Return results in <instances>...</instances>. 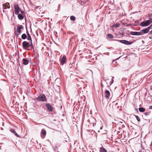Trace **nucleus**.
Segmentation results:
<instances>
[{"instance_id":"1","label":"nucleus","mask_w":152,"mask_h":152,"mask_svg":"<svg viewBox=\"0 0 152 152\" xmlns=\"http://www.w3.org/2000/svg\"><path fill=\"white\" fill-rule=\"evenodd\" d=\"M149 20L144 21L140 23V26L145 27L147 26L152 23V19L151 18H149Z\"/></svg>"},{"instance_id":"2","label":"nucleus","mask_w":152,"mask_h":152,"mask_svg":"<svg viewBox=\"0 0 152 152\" xmlns=\"http://www.w3.org/2000/svg\"><path fill=\"white\" fill-rule=\"evenodd\" d=\"M36 99L38 101L41 102H45L47 101V99L44 94L40 95L38 97L36 98Z\"/></svg>"},{"instance_id":"3","label":"nucleus","mask_w":152,"mask_h":152,"mask_svg":"<svg viewBox=\"0 0 152 152\" xmlns=\"http://www.w3.org/2000/svg\"><path fill=\"white\" fill-rule=\"evenodd\" d=\"M113 78H114V77H112V79H111L110 78L107 77L105 78L104 80L106 83L107 86H109L113 83L114 81L113 79Z\"/></svg>"},{"instance_id":"4","label":"nucleus","mask_w":152,"mask_h":152,"mask_svg":"<svg viewBox=\"0 0 152 152\" xmlns=\"http://www.w3.org/2000/svg\"><path fill=\"white\" fill-rule=\"evenodd\" d=\"M29 43L27 41H24L22 42V46L23 48L25 50H29V49L27 48H29Z\"/></svg>"},{"instance_id":"5","label":"nucleus","mask_w":152,"mask_h":152,"mask_svg":"<svg viewBox=\"0 0 152 152\" xmlns=\"http://www.w3.org/2000/svg\"><path fill=\"white\" fill-rule=\"evenodd\" d=\"M23 28V26L21 25L18 27L16 31L15 32V34L17 37H18L21 33V29Z\"/></svg>"},{"instance_id":"6","label":"nucleus","mask_w":152,"mask_h":152,"mask_svg":"<svg viewBox=\"0 0 152 152\" xmlns=\"http://www.w3.org/2000/svg\"><path fill=\"white\" fill-rule=\"evenodd\" d=\"M116 40L118 41H119L120 42L124 44L129 45H130L131 44H132L133 42H130L126 40Z\"/></svg>"},{"instance_id":"7","label":"nucleus","mask_w":152,"mask_h":152,"mask_svg":"<svg viewBox=\"0 0 152 152\" xmlns=\"http://www.w3.org/2000/svg\"><path fill=\"white\" fill-rule=\"evenodd\" d=\"M14 8L15 9V15H17L19 13V10L20 8L19 7L18 4H15L14 6Z\"/></svg>"},{"instance_id":"8","label":"nucleus","mask_w":152,"mask_h":152,"mask_svg":"<svg viewBox=\"0 0 152 152\" xmlns=\"http://www.w3.org/2000/svg\"><path fill=\"white\" fill-rule=\"evenodd\" d=\"M126 34L128 35H129L130 34H131L133 35H135V36H140L141 35V33L140 32H137V31H131L130 32L129 34L126 33Z\"/></svg>"},{"instance_id":"9","label":"nucleus","mask_w":152,"mask_h":152,"mask_svg":"<svg viewBox=\"0 0 152 152\" xmlns=\"http://www.w3.org/2000/svg\"><path fill=\"white\" fill-rule=\"evenodd\" d=\"M3 12L4 11V9H6L7 8L9 9L10 8V6L9 3L7 2L5 4H3Z\"/></svg>"},{"instance_id":"10","label":"nucleus","mask_w":152,"mask_h":152,"mask_svg":"<svg viewBox=\"0 0 152 152\" xmlns=\"http://www.w3.org/2000/svg\"><path fill=\"white\" fill-rule=\"evenodd\" d=\"M66 58L65 55H64L62 57L60 60V62L61 64L63 65L66 62Z\"/></svg>"},{"instance_id":"11","label":"nucleus","mask_w":152,"mask_h":152,"mask_svg":"<svg viewBox=\"0 0 152 152\" xmlns=\"http://www.w3.org/2000/svg\"><path fill=\"white\" fill-rule=\"evenodd\" d=\"M149 30L148 27L141 30L140 31V32L141 33V35H142L143 34L148 33L149 32Z\"/></svg>"},{"instance_id":"12","label":"nucleus","mask_w":152,"mask_h":152,"mask_svg":"<svg viewBox=\"0 0 152 152\" xmlns=\"http://www.w3.org/2000/svg\"><path fill=\"white\" fill-rule=\"evenodd\" d=\"M45 105L47 107L48 110L50 112H52L53 110V107L49 103H47L45 104Z\"/></svg>"},{"instance_id":"13","label":"nucleus","mask_w":152,"mask_h":152,"mask_svg":"<svg viewBox=\"0 0 152 152\" xmlns=\"http://www.w3.org/2000/svg\"><path fill=\"white\" fill-rule=\"evenodd\" d=\"M10 131L11 132L13 133L17 137H20V136L16 133L14 129L12 128H10Z\"/></svg>"},{"instance_id":"14","label":"nucleus","mask_w":152,"mask_h":152,"mask_svg":"<svg viewBox=\"0 0 152 152\" xmlns=\"http://www.w3.org/2000/svg\"><path fill=\"white\" fill-rule=\"evenodd\" d=\"M105 97L106 98H109L110 96V92L109 91L106 90L105 91Z\"/></svg>"},{"instance_id":"15","label":"nucleus","mask_w":152,"mask_h":152,"mask_svg":"<svg viewBox=\"0 0 152 152\" xmlns=\"http://www.w3.org/2000/svg\"><path fill=\"white\" fill-rule=\"evenodd\" d=\"M23 64L25 65H26L28 64V60L25 58H23Z\"/></svg>"},{"instance_id":"16","label":"nucleus","mask_w":152,"mask_h":152,"mask_svg":"<svg viewBox=\"0 0 152 152\" xmlns=\"http://www.w3.org/2000/svg\"><path fill=\"white\" fill-rule=\"evenodd\" d=\"M18 18L20 20H22L23 19L24 17L21 14H18Z\"/></svg>"},{"instance_id":"17","label":"nucleus","mask_w":152,"mask_h":152,"mask_svg":"<svg viewBox=\"0 0 152 152\" xmlns=\"http://www.w3.org/2000/svg\"><path fill=\"white\" fill-rule=\"evenodd\" d=\"M99 152H107V150L105 148H103V147H101L100 148Z\"/></svg>"},{"instance_id":"18","label":"nucleus","mask_w":152,"mask_h":152,"mask_svg":"<svg viewBox=\"0 0 152 152\" xmlns=\"http://www.w3.org/2000/svg\"><path fill=\"white\" fill-rule=\"evenodd\" d=\"M41 134L42 135L45 136L46 134V131L44 129H42Z\"/></svg>"},{"instance_id":"19","label":"nucleus","mask_w":152,"mask_h":152,"mask_svg":"<svg viewBox=\"0 0 152 152\" xmlns=\"http://www.w3.org/2000/svg\"><path fill=\"white\" fill-rule=\"evenodd\" d=\"M21 38L23 39H25L27 38V36L26 34H23L21 36Z\"/></svg>"},{"instance_id":"20","label":"nucleus","mask_w":152,"mask_h":152,"mask_svg":"<svg viewBox=\"0 0 152 152\" xmlns=\"http://www.w3.org/2000/svg\"><path fill=\"white\" fill-rule=\"evenodd\" d=\"M27 39L28 41H30L29 42H32V40L31 39V36L30 34H28L27 35Z\"/></svg>"},{"instance_id":"21","label":"nucleus","mask_w":152,"mask_h":152,"mask_svg":"<svg viewBox=\"0 0 152 152\" xmlns=\"http://www.w3.org/2000/svg\"><path fill=\"white\" fill-rule=\"evenodd\" d=\"M107 39H108V38L113 39L114 38L113 36L111 34H108L107 35Z\"/></svg>"},{"instance_id":"22","label":"nucleus","mask_w":152,"mask_h":152,"mask_svg":"<svg viewBox=\"0 0 152 152\" xmlns=\"http://www.w3.org/2000/svg\"><path fill=\"white\" fill-rule=\"evenodd\" d=\"M139 110L140 112H143L145 111V109L142 107H140L139 108Z\"/></svg>"},{"instance_id":"23","label":"nucleus","mask_w":152,"mask_h":152,"mask_svg":"<svg viewBox=\"0 0 152 152\" xmlns=\"http://www.w3.org/2000/svg\"><path fill=\"white\" fill-rule=\"evenodd\" d=\"M70 19L72 20L75 21L76 20V18L74 16H71L70 17Z\"/></svg>"},{"instance_id":"24","label":"nucleus","mask_w":152,"mask_h":152,"mask_svg":"<svg viewBox=\"0 0 152 152\" xmlns=\"http://www.w3.org/2000/svg\"><path fill=\"white\" fill-rule=\"evenodd\" d=\"M134 115L135 116V117L136 119L137 120L138 122H140V118L137 115Z\"/></svg>"},{"instance_id":"25","label":"nucleus","mask_w":152,"mask_h":152,"mask_svg":"<svg viewBox=\"0 0 152 152\" xmlns=\"http://www.w3.org/2000/svg\"><path fill=\"white\" fill-rule=\"evenodd\" d=\"M120 24L118 23H117L115 24H114L113 26H114L115 27L117 28L118 27L120 26Z\"/></svg>"},{"instance_id":"26","label":"nucleus","mask_w":152,"mask_h":152,"mask_svg":"<svg viewBox=\"0 0 152 152\" xmlns=\"http://www.w3.org/2000/svg\"><path fill=\"white\" fill-rule=\"evenodd\" d=\"M64 140L65 142H67L69 140V137L68 136H66V137L64 138Z\"/></svg>"},{"instance_id":"27","label":"nucleus","mask_w":152,"mask_h":152,"mask_svg":"<svg viewBox=\"0 0 152 152\" xmlns=\"http://www.w3.org/2000/svg\"><path fill=\"white\" fill-rule=\"evenodd\" d=\"M29 45V47H31V49H32L33 48V46L32 42H30Z\"/></svg>"},{"instance_id":"28","label":"nucleus","mask_w":152,"mask_h":152,"mask_svg":"<svg viewBox=\"0 0 152 152\" xmlns=\"http://www.w3.org/2000/svg\"><path fill=\"white\" fill-rule=\"evenodd\" d=\"M144 115L146 116H148V115H149V113H148V112H146V113H144Z\"/></svg>"},{"instance_id":"29","label":"nucleus","mask_w":152,"mask_h":152,"mask_svg":"<svg viewBox=\"0 0 152 152\" xmlns=\"http://www.w3.org/2000/svg\"><path fill=\"white\" fill-rule=\"evenodd\" d=\"M26 33L27 35H28V34H30L28 32V29H27V28L26 26Z\"/></svg>"},{"instance_id":"30","label":"nucleus","mask_w":152,"mask_h":152,"mask_svg":"<svg viewBox=\"0 0 152 152\" xmlns=\"http://www.w3.org/2000/svg\"><path fill=\"white\" fill-rule=\"evenodd\" d=\"M148 28L149 30H150V29H152V24L150 26L148 27Z\"/></svg>"},{"instance_id":"31","label":"nucleus","mask_w":152,"mask_h":152,"mask_svg":"<svg viewBox=\"0 0 152 152\" xmlns=\"http://www.w3.org/2000/svg\"><path fill=\"white\" fill-rule=\"evenodd\" d=\"M102 103L103 105V106H104L105 104V102H104V101L103 99L102 100Z\"/></svg>"},{"instance_id":"32","label":"nucleus","mask_w":152,"mask_h":152,"mask_svg":"<svg viewBox=\"0 0 152 152\" xmlns=\"http://www.w3.org/2000/svg\"><path fill=\"white\" fill-rule=\"evenodd\" d=\"M152 34V30L150 31L149 33L148 34V35H150Z\"/></svg>"},{"instance_id":"33","label":"nucleus","mask_w":152,"mask_h":152,"mask_svg":"<svg viewBox=\"0 0 152 152\" xmlns=\"http://www.w3.org/2000/svg\"><path fill=\"white\" fill-rule=\"evenodd\" d=\"M20 11L21 13L22 14H23L24 13V12L23 11L21 10V9H20Z\"/></svg>"},{"instance_id":"34","label":"nucleus","mask_w":152,"mask_h":152,"mask_svg":"<svg viewBox=\"0 0 152 152\" xmlns=\"http://www.w3.org/2000/svg\"><path fill=\"white\" fill-rule=\"evenodd\" d=\"M139 23V21L138 20H136L135 21V23Z\"/></svg>"},{"instance_id":"35","label":"nucleus","mask_w":152,"mask_h":152,"mask_svg":"<svg viewBox=\"0 0 152 152\" xmlns=\"http://www.w3.org/2000/svg\"><path fill=\"white\" fill-rule=\"evenodd\" d=\"M57 150H58V147L57 146H56L55 147V149H54V150L55 151H57Z\"/></svg>"},{"instance_id":"36","label":"nucleus","mask_w":152,"mask_h":152,"mask_svg":"<svg viewBox=\"0 0 152 152\" xmlns=\"http://www.w3.org/2000/svg\"><path fill=\"white\" fill-rule=\"evenodd\" d=\"M149 108L150 109H152V106H150V107H149Z\"/></svg>"},{"instance_id":"37","label":"nucleus","mask_w":152,"mask_h":152,"mask_svg":"<svg viewBox=\"0 0 152 152\" xmlns=\"http://www.w3.org/2000/svg\"><path fill=\"white\" fill-rule=\"evenodd\" d=\"M1 130H3V129L2 127H1Z\"/></svg>"},{"instance_id":"38","label":"nucleus","mask_w":152,"mask_h":152,"mask_svg":"<svg viewBox=\"0 0 152 152\" xmlns=\"http://www.w3.org/2000/svg\"><path fill=\"white\" fill-rule=\"evenodd\" d=\"M149 38L150 39H152V38H151V37H149Z\"/></svg>"},{"instance_id":"39","label":"nucleus","mask_w":152,"mask_h":152,"mask_svg":"<svg viewBox=\"0 0 152 152\" xmlns=\"http://www.w3.org/2000/svg\"><path fill=\"white\" fill-rule=\"evenodd\" d=\"M151 15H148V17H151Z\"/></svg>"},{"instance_id":"40","label":"nucleus","mask_w":152,"mask_h":152,"mask_svg":"<svg viewBox=\"0 0 152 152\" xmlns=\"http://www.w3.org/2000/svg\"><path fill=\"white\" fill-rule=\"evenodd\" d=\"M135 110H137V111L138 112V110H137V109H135Z\"/></svg>"},{"instance_id":"41","label":"nucleus","mask_w":152,"mask_h":152,"mask_svg":"<svg viewBox=\"0 0 152 152\" xmlns=\"http://www.w3.org/2000/svg\"><path fill=\"white\" fill-rule=\"evenodd\" d=\"M122 34L123 35H124V33H122Z\"/></svg>"},{"instance_id":"42","label":"nucleus","mask_w":152,"mask_h":152,"mask_svg":"<svg viewBox=\"0 0 152 152\" xmlns=\"http://www.w3.org/2000/svg\"><path fill=\"white\" fill-rule=\"evenodd\" d=\"M3 125H4V122H3Z\"/></svg>"},{"instance_id":"43","label":"nucleus","mask_w":152,"mask_h":152,"mask_svg":"<svg viewBox=\"0 0 152 152\" xmlns=\"http://www.w3.org/2000/svg\"><path fill=\"white\" fill-rule=\"evenodd\" d=\"M102 127H101V128H100V129H102Z\"/></svg>"},{"instance_id":"44","label":"nucleus","mask_w":152,"mask_h":152,"mask_svg":"<svg viewBox=\"0 0 152 152\" xmlns=\"http://www.w3.org/2000/svg\"><path fill=\"white\" fill-rule=\"evenodd\" d=\"M135 25L136 26H137V25Z\"/></svg>"},{"instance_id":"45","label":"nucleus","mask_w":152,"mask_h":152,"mask_svg":"<svg viewBox=\"0 0 152 152\" xmlns=\"http://www.w3.org/2000/svg\"><path fill=\"white\" fill-rule=\"evenodd\" d=\"M127 26H129V25H127Z\"/></svg>"},{"instance_id":"46","label":"nucleus","mask_w":152,"mask_h":152,"mask_svg":"<svg viewBox=\"0 0 152 152\" xmlns=\"http://www.w3.org/2000/svg\"><path fill=\"white\" fill-rule=\"evenodd\" d=\"M121 122V123H122V122Z\"/></svg>"}]
</instances>
